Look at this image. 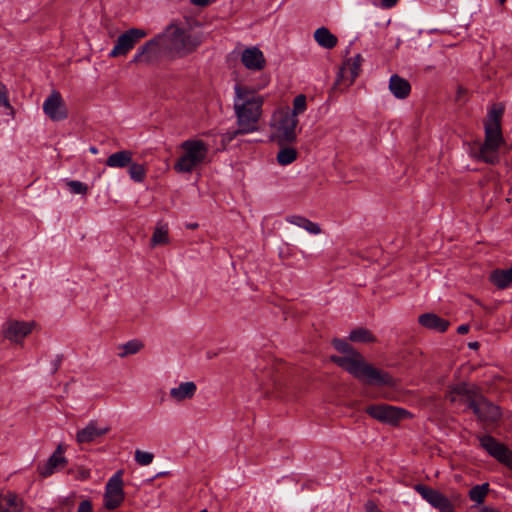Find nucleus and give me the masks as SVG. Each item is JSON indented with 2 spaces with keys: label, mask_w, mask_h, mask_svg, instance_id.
Here are the masks:
<instances>
[{
  "label": "nucleus",
  "mask_w": 512,
  "mask_h": 512,
  "mask_svg": "<svg viewBox=\"0 0 512 512\" xmlns=\"http://www.w3.org/2000/svg\"><path fill=\"white\" fill-rule=\"evenodd\" d=\"M366 512H382L373 501H368L365 504Z\"/></svg>",
  "instance_id": "nucleus-44"
},
{
  "label": "nucleus",
  "mask_w": 512,
  "mask_h": 512,
  "mask_svg": "<svg viewBox=\"0 0 512 512\" xmlns=\"http://www.w3.org/2000/svg\"><path fill=\"white\" fill-rule=\"evenodd\" d=\"M168 226L166 224H159L155 228L151 237V246L166 245L169 243Z\"/></svg>",
  "instance_id": "nucleus-29"
},
{
  "label": "nucleus",
  "mask_w": 512,
  "mask_h": 512,
  "mask_svg": "<svg viewBox=\"0 0 512 512\" xmlns=\"http://www.w3.org/2000/svg\"><path fill=\"white\" fill-rule=\"evenodd\" d=\"M471 411L477 417L479 422L487 425L497 423L502 417L500 407L493 404L482 395H479L478 400Z\"/></svg>",
  "instance_id": "nucleus-13"
},
{
  "label": "nucleus",
  "mask_w": 512,
  "mask_h": 512,
  "mask_svg": "<svg viewBox=\"0 0 512 512\" xmlns=\"http://www.w3.org/2000/svg\"><path fill=\"white\" fill-rule=\"evenodd\" d=\"M314 39L319 46L325 49H333L337 43V37L326 27H320L314 32Z\"/></svg>",
  "instance_id": "nucleus-25"
},
{
  "label": "nucleus",
  "mask_w": 512,
  "mask_h": 512,
  "mask_svg": "<svg viewBox=\"0 0 512 512\" xmlns=\"http://www.w3.org/2000/svg\"><path fill=\"white\" fill-rule=\"evenodd\" d=\"M480 447L501 464L512 469V450L491 435L478 437Z\"/></svg>",
  "instance_id": "nucleus-8"
},
{
  "label": "nucleus",
  "mask_w": 512,
  "mask_h": 512,
  "mask_svg": "<svg viewBox=\"0 0 512 512\" xmlns=\"http://www.w3.org/2000/svg\"><path fill=\"white\" fill-rule=\"evenodd\" d=\"M349 340L358 343H373L376 341V337L370 330L360 327L350 332Z\"/></svg>",
  "instance_id": "nucleus-28"
},
{
  "label": "nucleus",
  "mask_w": 512,
  "mask_h": 512,
  "mask_svg": "<svg viewBox=\"0 0 512 512\" xmlns=\"http://www.w3.org/2000/svg\"><path fill=\"white\" fill-rule=\"evenodd\" d=\"M471 392L474 391L470 390L465 382L458 383L450 387L448 393L446 394V399L451 403H456L458 401V397L464 396Z\"/></svg>",
  "instance_id": "nucleus-30"
},
{
  "label": "nucleus",
  "mask_w": 512,
  "mask_h": 512,
  "mask_svg": "<svg viewBox=\"0 0 512 512\" xmlns=\"http://www.w3.org/2000/svg\"><path fill=\"white\" fill-rule=\"evenodd\" d=\"M110 427H98L96 420H91L83 429L77 431L76 440L79 444L91 443L107 434Z\"/></svg>",
  "instance_id": "nucleus-18"
},
{
  "label": "nucleus",
  "mask_w": 512,
  "mask_h": 512,
  "mask_svg": "<svg viewBox=\"0 0 512 512\" xmlns=\"http://www.w3.org/2000/svg\"><path fill=\"white\" fill-rule=\"evenodd\" d=\"M418 323L426 329L444 333L450 326V322L435 313H424L418 317Z\"/></svg>",
  "instance_id": "nucleus-20"
},
{
  "label": "nucleus",
  "mask_w": 512,
  "mask_h": 512,
  "mask_svg": "<svg viewBox=\"0 0 512 512\" xmlns=\"http://www.w3.org/2000/svg\"><path fill=\"white\" fill-rule=\"evenodd\" d=\"M33 322H24L11 320L3 326V336L16 343H20L28 334L31 333Z\"/></svg>",
  "instance_id": "nucleus-16"
},
{
  "label": "nucleus",
  "mask_w": 512,
  "mask_h": 512,
  "mask_svg": "<svg viewBox=\"0 0 512 512\" xmlns=\"http://www.w3.org/2000/svg\"><path fill=\"white\" fill-rule=\"evenodd\" d=\"M63 358V354L56 355L55 359L51 362V374H55L59 370Z\"/></svg>",
  "instance_id": "nucleus-41"
},
{
  "label": "nucleus",
  "mask_w": 512,
  "mask_h": 512,
  "mask_svg": "<svg viewBox=\"0 0 512 512\" xmlns=\"http://www.w3.org/2000/svg\"><path fill=\"white\" fill-rule=\"evenodd\" d=\"M286 221L290 224L296 225L300 228L305 229L311 234L317 235L321 232L320 226L312 222L311 220L307 219L306 217L300 216V215H290L286 217Z\"/></svg>",
  "instance_id": "nucleus-26"
},
{
  "label": "nucleus",
  "mask_w": 512,
  "mask_h": 512,
  "mask_svg": "<svg viewBox=\"0 0 512 512\" xmlns=\"http://www.w3.org/2000/svg\"><path fill=\"white\" fill-rule=\"evenodd\" d=\"M77 512H93L92 503L89 500H83L79 503Z\"/></svg>",
  "instance_id": "nucleus-42"
},
{
  "label": "nucleus",
  "mask_w": 512,
  "mask_h": 512,
  "mask_svg": "<svg viewBox=\"0 0 512 512\" xmlns=\"http://www.w3.org/2000/svg\"><path fill=\"white\" fill-rule=\"evenodd\" d=\"M307 109V99L304 94L297 95L293 100V109L290 114H294L297 118L299 114H302Z\"/></svg>",
  "instance_id": "nucleus-35"
},
{
  "label": "nucleus",
  "mask_w": 512,
  "mask_h": 512,
  "mask_svg": "<svg viewBox=\"0 0 512 512\" xmlns=\"http://www.w3.org/2000/svg\"><path fill=\"white\" fill-rule=\"evenodd\" d=\"M507 0H498L500 4H504Z\"/></svg>",
  "instance_id": "nucleus-52"
},
{
  "label": "nucleus",
  "mask_w": 512,
  "mask_h": 512,
  "mask_svg": "<svg viewBox=\"0 0 512 512\" xmlns=\"http://www.w3.org/2000/svg\"><path fill=\"white\" fill-rule=\"evenodd\" d=\"M389 90L397 99H406L411 93V85L408 80L394 74L389 80Z\"/></svg>",
  "instance_id": "nucleus-21"
},
{
  "label": "nucleus",
  "mask_w": 512,
  "mask_h": 512,
  "mask_svg": "<svg viewBox=\"0 0 512 512\" xmlns=\"http://www.w3.org/2000/svg\"><path fill=\"white\" fill-rule=\"evenodd\" d=\"M234 109L240 132L253 133L259 130L263 97L246 86L235 85Z\"/></svg>",
  "instance_id": "nucleus-3"
},
{
  "label": "nucleus",
  "mask_w": 512,
  "mask_h": 512,
  "mask_svg": "<svg viewBox=\"0 0 512 512\" xmlns=\"http://www.w3.org/2000/svg\"><path fill=\"white\" fill-rule=\"evenodd\" d=\"M414 490L432 507L438 509L440 512H455L454 505L440 491L422 483L415 484Z\"/></svg>",
  "instance_id": "nucleus-12"
},
{
  "label": "nucleus",
  "mask_w": 512,
  "mask_h": 512,
  "mask_svg": "<svg viewBox=\"0 0 512 512\" xmlns=\"http://www.w3.org/2000/svg\"><path fill=\"white\" fill-rule=\"evenodd\" d=\"M123 471L118 470L115 472L105 486L104 493V507L107 510H115L121 506L125 499L123 490Z\"/></svg>",
  "instance_id": "nucleus-7"
},
{
  "label": "nucleus",
  "mask_w": 512,
  "mask_h": 512,
  "mask_svg": "<svg viewBox=\"0 0 512 512\" xmlns=\"http://www.w3.org/2000/svg\"><path fill=\"white\" fill-rule=\"evenodd\" d=\"M479 395L476 392H471L464 396L458 397V401L455 404L464 405L466 409L472 410L476 401L478 400Z\"/></svg>",
  "instance_id": "nucleus-37"
},
{
  "label": "nucleus",
  "mask_w": 512,
  "mask_h": 512,
  "mask_svg": "<svg viewBox=\"0 0 512 512\" xmlns=\"http://www.w3.org/2000/svg\"><path fill=\"white\" fill-rule=\"evenodd\" d=\"M43 111L52 121H62L68 117L66 104L58 91H53L45 99Z\"/></svg>",
  "instance_id": "nucleus-14"
},
{
  "label": "nucleus",
  "mask_w": 512,
  "mask_h": 512,
  "mask_svg": "<svg viewBox=\"0 0 512 512\" xmlns=\"http://www.w3.org/2000/svg\"><path fill=\"white\" fill-rule=\"evenodd\" d=\"M165 37V34H159L148 40L145 44L138 48L136 54L133 56L129 63H145L147 65L155 63L161 54V49L163 46L162 42L164 41Z\"/></svg>",
  "instance_id": "nucleus-9"
},
{
  "label": "nucleus",
  "mask_w": 512,
  "mask_h": 512,
  "mask_svg": "<svg viewBox=\"0 0 512 512\" xmlns=\"http://www.w3.org/2000/svg\"><path fill=\"white\" fill-rule=\"evenodd\" d=\"M190 3L195 6L206 7L210 4V0H190Z\"/></svg>",
  "instance_id": "nucleus-45"
},
{
  "label": "nucleus",
  "mask_w": 512,
  "mask_h": 512,
  "mask_svg": "<svg viewBox=\"0 0 512 512\" xmlns=\"http://www.w3.org/2000/svg\"><path fill=\"white\" fill-rule=\"evenodd\" d=\"M362 60L360 54L348 59L344 66L339 69L334 85L341 86L343 84L345 87L352 85L360 74Z\"/></svg>",
  "instance_id": "nucleus-15"
},
{
  "label": "nucleus",
  "mask_w": 512,
  "mask_h": 512,
  "mask_svg": "<svg viewBox=\"0 0 512 512\" xmlns=\"http://www.w3.org/2000/svg\"><path fill=\"white\" fill-rule=\"evenodd\" d=\"M504 114L502 104H494L488 111L484 122L485 137L484 142L478 150L473 153L476 160L486 164L495 165L499 163V151L505 145V140L501 129V120Z\"/></svg>",
  "instance_id": "nucleus-2"
},
{
  "label": "nucleus",
  "mask_w": 512,
  "mask_h": 512,
  "mask_svg": "<svg viewBox=\"0 0 512 512\" xmlns=\"http://www.w3.org/2000/svg\"><path fill=\"white\" fill-rule=\"evenodd\" d=\"M297 158V151L292 147H285L277 154V161L280 165L286 166L294 162Z\"/></svg>",
  "instance_id": "nucleus-33"
},
{
  "label": "nucleus",
  "mask_w": 512,
  "mask_h": 512,
  "mask_svg": "<svg viewBox=\"0 0 512 512\" xmlns=\"http://www.w3.org/2000/svg\"><path fill=\"white\" fill-rule=\"evenodd\" d=\"M479 346H480V344H479V342H477V341H475V342H470V343L468 344V347H469L470 349H473V350L478 349V348H479Z\"/></svg>",
  "instance_id": "nucleus-47"
},
{
  "label": "nucleus",
  "mask_w": 512,
  "mask_h": 512,
  "mask_svg": "<svg viewBox=\"0 0 512 512\" xmlns=\"http://www.w3.org/2000/svg\"><path fill=\"white\" fill-rule=\"evenodd\" d=\"M121 348L123 349V352L119 353V356L126 357L128 355L136 354L139 352L143 348V343L134 339L123 344Z\"/></svg>",
  "instance_id": "nucleus-34"
},
{
  "label": "nucleus",
  "mask_w": 512,
  "mask_h": 512,
  "mask_svg": "<svg viewBox=\"0 0 512 512\" xmlns=\"http://www.w3.org/2000/svg\"><path fill=\"white\" fill-rule=\"evenodd\" d=\"M21 501L12 492L0 494V512H20Z\"/></svg>",
  "instance_id": "nucleus-27"
},
{
  "label": "nucleus",
  "mask_w": 512,
  "mask_h": 512,
  "mask_svg": "<svg viewBox=\"0 0 512 512\" xmlns=\"http://www.w3.org/2000/svg\"><path fill=\"white\" fill-rule=\"evenodd\" d=\"M153 459L154 455L150 452L142 451L139 449L135 451V461L141 466L151 464Z\"/></svg>",
  "instance_id": "nucleus-38"
},
{
  "label": "nucleus",
  "mask_w": 512,
  "mask_h": 512,
  "mask_svg": "<svg viewBox=\"0 0 512 512\" xmlns=\"http://www.w3.org/2000/svg\"><path fill=\"white\" fill-rule=\"evenodd\" d=\"M399 0H379V6L383 9L394 7Z\"/></svg>",
  "instance_id": "nucleus-43"
},
{
  "label": "nucleus",
  "mask_w": 512,
  "mask_h": 512,
  "mask_svg": "<svg viewBox=\"0 0 512 512\" xmlns=\"http://www.w3.org/2000/svg\"><path fill=\"white\" fill-rule=\"evenodd\" d=\"M171 44L177 51L184 54L193 52L200 44V41L185 29L176 25H169L167 28Z\"/></svg>",
  "instance_id": "nucleus-10"
},
{
  "label": "nucleus",
  "mask_w": 512,
  "mask_h": 512,
  "mask_svg": "<svg viewBox=\"0 0 512 512\" xmlns=\"http://www.w3.org/2000/svg\"><path fill=\"white\" fill-rule=\"evenodd\" d=\"M480 512H500L494 508H491V507H483Z\"/></svg>",
  "instance_id": "nucleus-48"
},
{
  "label": "nucleus",
  "mask_w": 512,
  "mask_h": 512,
  "mask_svg": "<svg viewBox=\"0 0 512 512\" xmlns=\"http://www.w3.org/2000/svg\"><path fill=\"white\" fill-rule=\"evenodd\" d=\"M181 148L184 150V154L174 165V169L179 173H191L205 161L209 152L208 145L198 139H188L182 142Z\"/></svg>",
  "instance_id": "nucleus-4"
},
{
  "label": "nucleus",
  "mask_w": 512,
  "mask_h": 512,
  "mask_svg": "<svg viewBox=\"0 0 512 512\" xmlns=\"http://www.w3.org/2000/svg\"><path fill=\"white\" fill-rule=\"evenodd\" d=\"M0 106L12 109L8 98L7 86L0 81Z\"/></svg>",
  "instance_id": "nucleus-39"
},
{
  "label": "nucleus",
  "mask_w": 512,
  "mask_h": 512,
  "mask_svg": "<svg viewBox=\"0 0 512 512\" xmlns=\"http://www.w3.org/2000/svg\"><path fill=\"white\" fill-rule=\"evenodd\" d=\"M89 151L92 153V154H97L98 153V149L95 147V146H91L89 148Z\"/></svg>",
  "instance_id": "nucleus-50"
},
{
  "label": "nucleus",
  "mask_w": 512,
  "mask_h": 512,
  "mask_svg": "<svg viewBox=\"0 0 512 512\" xmlns=\"http://www.w3.org/2000/svg\"><path fill=\"white\" fill-rule=\"evenodd\" d=\"M66 186L68 187L69 191L73 194H81L85 195L88 191V186L78 180H68L66 182Z\"/></svg>",
  "instance_id": "nucleus-36"
},
{
  "label": "nucleus",
  "mask_w": 512,
  "mask_h": 512,
  "mask_svg": "<svg viewBox=\"0 0 512 512\" xmlns=\"http://www.w3.org/2000/svg\"><path fill=\"white\" fill-rule=\"evenodd\" d=\"M332 345L344 356L332 355L330 360L357 380L375 386L395 385V379L390 373L367 363L363 355L356 351L345 339L335 338Z\"/></svg>",
  "instance_id": "nucleus-1"
},
{
  "label": "nucleus",
  "mask_w": 512,
  "mask_h": 512,
  "mask_svg": "<svg viewBox=\"0 0 512 512\" xmlns=\"http://www.w3.org/2000/svg\"><path fill=\"white\" fill-rule=\"evenodd\" d=\"M197 391V386L193 381L181 382L179 386L170 390V396L177 402L186 399H192Z\"/></svg>",
  "instance_id": "nucleus-22"
},
{
  "label": "nucleus",
  "mask_w": 512,
  "mask_h": 512,
  "mask_svg": "<svg viewBox=\"0 0 512 512\" xmlns=\"http://www.w3.org/2000/svg\"><path fill=\"white\" fill-rule=\"evenodd\" d=\"M298 119L290 111H277L273 114L271 126L275 129V138L279 144L292 143L296 140L295 128Z\"/></svg>",
  "instance_id": "nucleus-5"
},
{
  "label": "nucleus",
  "mask_w": 512,
  "mask_h": 512,
  "mask_svg": "<svg viewBox=\"0 0 512 512\" xmlns=\"http://www.w3.org/2000/svg\"><path fill=\"white\" fill-rule=\"evenodd\" d=\"M365 413L381 423L392 426L398 425L401 420L411 416L408 410L389 404L368 405L365 408Z\"/></svg>",
  "instance_id": "nucleus-6"
},
{
  "label": "nucleus",
  "mask_w": 512,
  "mask_h": 512,
  "mask_svg": "<svg viewBox=\"0 0 512 512\" xmlns=\"http://www.w3.org/2000/svg\"><path fill=\"white\" fill-rule=\"evenodd\" d=\"M147 35L146 31L139 28H131L122 33L109 53V57L116 58L126 56L136 43Z\"/></svg>",
  "instance_id": "nucleus-11"
},
{
  "label": "nucleus",
  "mask_w": 512,
  "mask_h": 512,
  "mask_svg": "<svg viewBox=\"0 0 512 512\" xmlns=\"http://www.w3.org/2000/svg\"><path fill=\"white\" fill-rule=\"evenodd\" d=\"M245 134H249L248 132H240V127L238 126V128L236 130H229L227 131L226 133L223 134V138L222 140L224 142H228L230 143L232 140H234L238 135H245Z\"/></svg>",
  "instance_id": "nucleus-40"
},
{
  "label": "nucleus",
  "mask_w": 512,
  "mask_h": 512,
  "mask_svg": "<svg viewBox=\"0 0 512 512\" xmlns=\"http://www.w3.org/2000/svg\"><path fill=\"white\" fill-rule=\"evenodd\" d=\"M199 512H207V509H202Z\"/></svg>",
  "instance_id": "nucleus-53"
},
{
  "label": "nucleus",
  "mask_w": 512,
  "mask_h": 512,
  "mask_svg": "<svg viewBox=\"0 0 512 512\" xmlns=\"http://www.w3.org/2000/svg\"><path fill=\"white\" fill-rule=\"evenodd\" d=\"M490 282L499 289L508 288L512 284V267L509 269H496L489 277Z\"/></svg>",
  "instance_id": "nucleus-24"
},
{
  "label": "nucleus",
  "mask_w": 512,
  "mask_h": 512,
  "mask_svg": "<svg viewBox=\"0 0 512 512\" xmlns=\"http://www.w3.org/2000/svg\"><path fill=\"white\" fill-rule=\"evenodd\" d=\"M488 490H489L488 483L476 485L470 489L469 498H470V500H472L478 504H481L484 502V499L488 493Z\"/></svg>",
  "instance_id": "nucleus-32"
},
{
  "label": "nucleus",
  "mask_w": 512,
  "mask_h": 512,
  "mask_svg": "<svg viewBox=\"0 0 512 512\" xmlns=\"http://www.w3.org/2000/svg\"><path fill=\"white\" fill-rule=\"evenodd\" d=\"M216 355H217V354H216V353H214V352H211V351H208V352H207V358H208V359H212V358H213L214 356H216Z\"/></svg>",
  "instance_id": "nucleus-51"
},
{
  "label": "nucleus",
  "mask_w": 512,
  "mask_h": 512,
  "mask_svg": "<svg viewBox=\"0 0 512 512\" xmlns=\"http://www.w3.org/2000/svg\"><path fill=\"white\" fill-rule=\"evenodd\" d=\"M198 226H199L198 223H191V224L187 225V228H189V229H196V228H198Z\"/></svg>",
  "instance_id": "nucleus-49"
},
{
  "label": "nucleus",
  "mask_w": 512,
  "mask_h": 512,
  "mask_svg": "<svg viewBox=\"0 0 512 512\" xmlns=\"http://www.w3.org/2000/svg\"><path fill=\"white\" fill-rule=\"evenodd\" d=\"M133 152L130 150H121L112 153L106 160V165L111 168H125L131 164Z\"/></svg>",
  "instance_id": "nucleus-23"
},
{
  "label": "nucleus",
  "mask_w": 512,
  "mask_h": 512,
  "mask_svg": "<svg viewBox=\"0 0 512 512\" xmlns=\"http://www.w3.org/2000/svg\"><path fill=\"white\" fill-rule=\"evenodd\" d=\"M243 65L253 71L262 70L266 61L263 52L257 47L246 48L241 55Z\"/></svg>",
  "instance_id": "nucleus-19"
},
{
  "label": "nucleus",
  "mask_w": 512,
  "mask_h": 512,
  "mask_svg": "<svg viewBox=\"0 0 512 512\" xmlns=\"http://www.w3.org/2000/svg\"><path fill=\"white\" fill-rule=\"evenodd\" d=\"M128 173L130 178L137 183H141L146 178V168L144 165L135 163L133 160L131 164L128 165Z\"/></svg>",
  "instance_id": "nucleus-31"
},
{
  "label": "nucleus",
  "mask_w": 512,
  "mask_h": 512,
  "mask_svg": "<svg viewBox=\"0 0 512 512\" xmlns=\"http://www.w3.org/2000/svg\"><path fill=\"white\" fill-rule=\"evenodd\" d=\"M470 326L468 324H462L458 326L457 333L460 335L467 334L469 332Z\"/></svg>",
  "instance_id": "nucleus-46"
},
{
  "label": "nucleus",
  "mask_w": 512,
  "mask_h": 512,
  "mask_svg": "<svg viewBox=\"0 0 512 512\" xmlns=\"http://www.w3.org/2000/svg\"><path fill=\"white\" fill-rule=\"evenodd\" d=\"M64 450L59 445L55 452L43 464L38 466V472L42 477L51 476L55 471L63 469L67 464V459L63 456Z\"/></svg>",
  "instance_id": "nucleus-17"
}]
</instances>
